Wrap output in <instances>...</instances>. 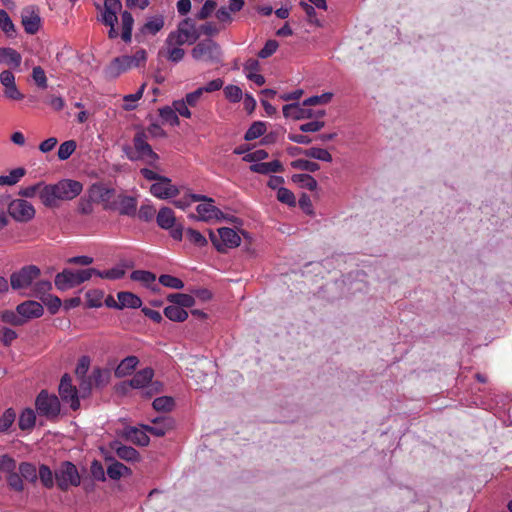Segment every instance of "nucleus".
Instances as JSON below:
<instances>
[{"instance_id": "f257e3e1", "label": "nucleus", "mask_w": 512, "mask_h": 512, "mask_svg": "<svg viewBox=\"0 0 512 512\" xmlns=\"http://www.w3.org/2000/svg\"><path fill=\"white\" fill-rule=\"evenodd\" d=\"M147 61V52L145 49H138L133 55H122L114 58L106 68V73L110 77H118L122 73L132 69L144 66Z\"/></svg>"}, {"instance_id": "f03ea898", "label": "nucleus", "mask_w": 512, "mask_h": 512, "mask_svg": "<svg viewBox=\"0 0 512 512\" xmlns=\"http://www.w3.org/2000/svg\"><path fill=\"white\" fill-rule=\"evenodd\" d=\"M94 272H96L95 268H87L77 271L64 269L55 276V286L62 291L76 287L90 280L94 275Z\"/></svg>"}, {"instance_id": "7ed1b4c3", "label": "nucleus", "mask_w": 512, "mask_h": 512, "mask_svg": "<svg viewBox=\"0 0 512 512\" xmlns=\"http://www.w3.org/2000/svg\"><path fill=\"white\" fill-rule=\"evenodd\" d=\"M133 144L135 153L127 154L130 160H144L148 165H154L158 161L159 156L148 143V136L144 130L138 131L134 135Z\"/></svg>"}, {"instance_id": "20e7f679", "label": "nucleus", "mask_w": 512, "mask_h": 512, "mask_svg": "<svg viewBox=\"0 0 512 512\" xmlns=\"http://www.w3.org/2000/svg\"><path fill=\"white\" fill-rule=\"evenodd\" d=\"M40 276L41 270L38 266L26 265L10 275V286L14 291L31 289Z\"/></svg>"}, {"instance_id": "39448f33", "label": "nucleus", "mask_w": 512, "mask_h": 512, "mask_svg": "<svg viewBox=\"0 0 512 512\" xmlns=\"http://www.w3.org/2000/svg\"><path fill=\"white\" fill-rule=\"evenodd\" d=\"M209 238L218 252L225 253L228 248L238 247L241 238L238 233L229 227H222L214 232L209 231Z\"/></svg>"}, {"instance_id": "423d86ee", "label": "nucleus", "mask_w": 512, "mask_h": 512, "mask_svg": "<svg viewBox=\"0 0 512 512\" xmlns=\"http://www.w3.org/2000/svg\"><path fill=\"white\" fill-rule=\"evenodd\" d=\"M55 481L61 491H67L71 486H79L81 478L76 466L70 461H65L55 471Z\"/></svg>"}, {"instance_id": "0eeeda50", "label": "nucleus", "mask_w": 512, "mask_h": 512, "mask_svg": "<svg viewBox=\"0 0 512 512\" xmlns=\"http://www.w3.org/2000/svg\"><path fill=\"white\" fill-rule=\"evenodd\" d=\"M121 9L122 3L120 0H104L103 11L99 21L109 27V39H116L119 36L116 25L118 23L117 14L121 12Z\"/></svg>"}, {"instance_id": "6e6552de", "label": "nucleus", "mask_w": 512, "mask_h": 512, "mask_svg": "<svg viewBox=\"0 0 512 512\" xmlns=\"http://www.w3.org/2000/svg\"><path fill=\"white\" fill-rule=\"evenodd\" d=\"M154 371L152 368H144L134 374L129 384L135 389H144V394L152 397L154 394L160 392L161 384L159 382H152Z\"/></svg>"}, {"instance_id": "1a4fd4ad", "label": "nucleus", "mask_w": 512, "mask_h": 512, "mask_svg": "<svg viewBox=\"0 0 512 512\" xmlns=\"http://www.w3.org/2000/svg\"><path fill=\"white\" fill-rule=\"evenodd\" d=\"M36 410L39 415L48 419L56 418L60 413V402L56 395L42 390L35 400Z\"/></svg>"}, {"instance_id": "9d476101", "label": "nucleus", "mask_w": 512, "mask_h": 512, "mask_svg": "<svg viewBox=\"0 0 512 512\" xmlns=\"http://www.w3.org/2000/svg\"><path fill=\"white\" fill-rule=\"evenodd\" d=\"M192 57L198 61L218 63L221 59V49L214 41L203 40L192 49Z\"/></svg>"}, {"instance_id": "9b49d317", "label": "nucleus", "mask_w": 512, "mask_h": 512, "mask_svg": "<svg viewBox=\"0 0 512 512\" xmlns=\"http://www.w3.org/2000/svg\"><path fill=\"white\" fill-rule=\"evenodd\" d=\"M90 197L103 205L105 210L117 208L116 191L103 183H94L90 188Z\"/></svg>"}, {"instance_id": "f8f14e48", "label": "nucleus", "mask_w": 512, "mask_h": 512, "mask_svg": "<svg viewBox=\"0 0 512 512\" xmlns=\"http://www.w3.org/2000/svg\"><path fill=\"white\" fill-rule=\"evenodd\" d=\"M10 216L18 222H28L35 216V208L25 199H14L8 205Z\"/></svg>"}, {"instance_id": "ddd939ff", "label": "nucleus", "mask_w": 512, "mask_h": 512, "mask_svg": "<svg viewBox=\"0 0 512 512\" xmlns=\"http://www.w3.org/2000/svg\"><path fill=\"white\" fill-rule=\"evenodd\" d=\"M59 395L63 402L68 403L72 410H77L80 407L78 397V390L72 384V378L69 374H64L59 384Z\"/></svg>"}, {"instance_id": "4468645a", "label": "nucleus", "mask_w": 512, "mask_h": 512, "mask_svg": "<svg viewBox=\"0 0 512 512\" xmlns=\"http://www.w3.org/2000/svg\"><path fill=\"white\" fill-rule=\"evenodd\" d=\"M150 192L159 199H169L177 196L179 189L172 184L171 179L164 176L151 185Z\"/></svg>"}, {"instance_id": "2eb2a0df", "label": "nucleus", "mask_w": 512, "mask_h": 512, "mask_svg": "<svg viewBox=\"0 0 512 512\" xmlns=\"http://www.w3.org/2000/svg\"><path fill=\"white\" fill-rule=\"evenodd\" d=\"M60 200H72L83 190V185L76 180L64 179L56 183Z\"/></svg>"}, {"instance_id": "dca6fc26", "label": "nucleus", "mask_w": 512, "mask_h": 512, "mask_svg": "<svg viewBox=\"0 0 512 512\" xmlns=\"http://www.w3.org/2000/svg\"><path fill=\"white\" fill-rule=\"evenodd\" d=\"M213 203L214 202H206V203H201V204L197 205L196 211L198 213V216H195L194 214H192L190 217L193 219H199V220L205 221V222L211 221L213 219H216V220L224 219L225 218L224 213L219 208L214 206Z\"/></svg>"}, {"instance_id": "f3484780", "label": "nucleus", "mask_w": 512, "mask_h": 512, "mask_svg": "<svg viewBox=\"0 0 512 512\" xmlns=\"http://www.w3.org/2000/svg\"><path fill=\"white\" fill-rule=\"evenodd\" d=\"M17 312L25 319V323L34 318H40L44 314L43 305L34 300H26L17 305Z\"/></svg>"}, {"instance_id": "a211bd4d", "label": "nucleus", "mask_w": 512, "mask_h": 512, "mask_svg": "<svg viewBox=\"0 0 512 512\" xmlns=\"http://www.w3.org/2000/svg\"><path fill=\"white\" fill-rule=\"evenodd\" d=\"M309 106H300L298 103L286 104L283 106V115L285 118L295 120L313 118V110Z\"/></svg>"}, {"instance_id": "6ab92c4d", "label": "nucleus", "mask_w": 512, "mask_h": 512, "mask_svg": "<svg viewBox=\"0 0 512 512\" xmlns=\"http://www.w3.org/2000/svg\"><path fill=\"white\" fill-rule=\"evenodd\" d=\"M110 379V371L107 369H101L99 367L94 368L91 375L88 376V380L86 385L82 391L90 392L92 387H103L105 386Z\"/></svg>"}, {"instance_id": "aec40b11", "label": "nucleus", "mask_w": 512, "mask_h": 512, "mask_svg": "<svg viewBox=\"0 0 512 512\" xmlns=\"http://www.w3.org/2000/svg\"><path fill=\"white\" fill-rule=\"evenodd\" d=\"M111 450L115 451L116 455L127 462H136L140 459L139 452L131 447L123 445L120 441L114 440L109 444Z\"/></svg>"}, {"instance_id": "412c9836", "label": "nucleus", "mask_w": 512, "mask_h": 512, "mask_svg": "<svg viewBox=\"0 0 512 512\" xmlns=\"http://www.w3.org/2000/svg\"><path fill=\"white\" fill-rule=\"evenodd\" d=\"M118 301H115L111 298L113 302V308L123 309V308H139L142 305V300L140 297L135 295L132 292L122 291L117 294Z\"/></svg>"}, {"instance_id": "4be33fe9", "label": "nucleus", "mask_w": 512, "mask_h": 512, "mask_svg": "<svg viewBox=\"0 0 512 512\" xmlns=\"http://www.w3.org/2000/svg\"><path fill=\"white\" fill-rule=\"evenodd\" d=\"M39 198L42 204L49 208H55L59 205V196L56 184H44L40 188Z\"/></svg>"}, {"instance_id": "5701e85b", "label": "nucleus", "mask_w": 512, "mask_h": 512, "mask_svg": "<svg viewBox=\"0 0 512 512\" xmlns=\"http://www.w3.org/2000/svg\"><path fill=\"white\" fill-rule=\"evenodd\" d=\"M21 23L28 34H36L40 28V16L32 9L26 8L21 14Z\"/></svg>"}, {"instance_id": "b1692460", "label": "nucleus", "mask_w": 512, "mask_h": 512, "mask_svg": "<svg viewBox=\"0 0 512 512\" xmlns=\"http://www.w3.org/2000/svg\"><path fill=\"white\" fill-rule=\"evenodd\" d=\"M152 423L153 425L151 426L143 425L142 427L145 431L158 437L164 436L173 427V420L166 416L157 417L152 420Z\"/></svg>"}, {"instance_id": "393cba45", "label": "nucleus", "mask_w": 512, "mask_h": 512, "mask_svg": "<svg viewBox=\"0 0 512 512\" xmlns=\"http://www.w3.org/2000/svg\"><path fill=\"white\" fill-rule=\"evenodd\" d=\"M147 431L140 430L136 427H126L122 433L121 436L124 437L127 441L132 442L135 445L145 447L149 444L150 439L148 435L146 434Z\"/></svg>"}, {"instance_id": "a878e982", "label": "nucleus", "mask_w": 512, "mask_h": 512, "mask_svg": "<svg viewBox=\"0 0 512 512\" xmlns=\"http://www.w3.org/2000/svg\"><path fill=\"white\" fill-rule=\"evenodd\" d=\"M164 27L163 16H156L149 19L136 33L135 38L138 42L142 41V37L147 34L156 35Z\"/></svg>"}, {"instance_id": "bb28decb", "label": "nucleus", "mask_w": 512, "mask_h": 512, "mask_svg": "<svg viewBox=\"0 0 512 512\" xmlns=\"http://www.w3.org/2000/svg\"><path fill=\"white\" fill-rule=\"evenodd\" d=\"M250 170L254 173L268 175L270 173L283 172L284 167L279 160H273L271 162H260L250 165Z\"/></svg>"}, {"instance_id": "cd10ccee", "label": "nucleus", "mask_w": 512, "mask_h": 512, "mask_svg": "<svg viewBox=\"0 0 512 512\" xmlns=\"http://www.w3.org/2000/svg\"><path fill=\"white\" fill-rule=\"evenodd\" d=\"M117 210L121 215L133 216L136 213L137 202L136 199L130 196L118 195L117 196Z\"/></svg>"}, {"instance_id": "c85d7f7f", "label": "nucleus", "mask_w": 512, "mask_h": 512, "mask_svg": "<svg viewBox=\"0 0 512 512\" xmlns=\"http://www.w3.org/2000/svg\"><path fill=\"white\" fill-rule=\"evenodd\" d=\"M22 56L13 48H0V62L4 63L11 68L17 69L20 67Z\"/></svg>"}, {"instance_id": "c756f323", "label": "nucleus", "mask_w": 512, "mask_h": 512, "mask_svg": "<svg viewBox=\"0 0 512 512\" xmlns=\"http://www.w3.org/2000/svg\"><path fill=\"white\" fill-rule=\"evenodd\" d=\"M157 224L160 228L169 230L176 224L174 211L169 207H163L156 216Z\"/></svg>"}, {"instance_id": "7c9ffc66", "label": "nucleus", "mask_w": 512, "mask_h": 512, "mask_svg": "<svg viewBox=\"0 0 512 512\" xmlns=\"http://www.w3.org/2000/svg\"><path fill=\"white\" fill-rule=\"evenodd\" d=\"M134 25V18L129 11L121 12V38L125 43H130L132 40V30Z\"/></svg>"}, {"instance_id": "2f4dec72", "label": "nucleus", "mask_w": 512, "mask_h": 512, "mask_svg": "<svg viewBox=\"0 0 512 512\" xmlns=\"http://www.w3.org/2000/svg\"><path fill=\"white\" fill-rule=\"evenodd\" d=\"M139 360L136 356H128L124 358L115 369V376L117 378L129 375L137 366Z\"/></svg>"}, {"instance_id": "473e14b6", "label": "nucleus", "mask_w": 512, "mask_h": 512, "mask_svg": "<svg viewBox=\"0 0 512 512\" xmlns=\"http://www.w3.org/2000/svg\"><path fill=\"white\" fill-rule=\"evenodd\" d=\"M178 31L190 40V43H194L198 38L199 34L196 31V25L191 18L182 20L177 27Z\"/></svg>"}, {"instance_id": "72a5a7b5", "label": "nucleus", "mask_w": 512, "mask_h": 512, "mask_svg": "<svg viewBox=\"0 0 512 512\" xmlns=\"http://www.w3.org/2000/svg\"><path fill=\"white\" fill-rule=\"evenodd\" d=\"M90 367V358L88 356H82L77 363L75 374L80 379L79 388L82 390L86 385L88 377L86 376Z\"/></svg>"}, {"instance_id": "f704fd0d", "label": "nucleus", "mask_w": 512, "mask_h": 512, "mask_svg": "<svg viewBox=\"0 0 512 512\" xmlns=\"http://www.w3.org/2000/svg\"><path fill=\"white\" fill-rule=\"evenodd\" d=\"M52 289V284L48 280L38 278L35 280L31 290V296L42 300L44 297L50 295L49 291Z\"/></svg>"}, {"instance_id": "c9c22d12", "label": "nucleus", "mask_w": 512, "mask_h": 512, "mask_svg": "<svg viewBox=\"0 0 512 512\" xmlns=\"http://www.w3.org/2000/svg\"><path fill=\"white\" fill-rule=\"evenodd\" d=\"M167 300L170 303L175 304L176 306H179L183 309L190 308V307L194 306V304H195L194 297L189 294H184V293L169 294L167 296Z\"/></svg>"}, {"instance_id": "e433bc0d", "label": "nucleus", "mask_w": 512, "mask_h": 512, "mask_svg": "<svg viewBox=\"0 0 512 512\" xmlns=\"http://www.w3.org/2000/svg\"><path fill=\"white\" fill-rule=\"evenodd\" d=\"M36 423V415L33 409L26 408L22 411L19 416L18 425L23 431L31 430L34 428Z\"/></svg>"}, {"instance_id": "4c0bfd02", "label": "nucleus", "mask_w": 512, "mask_h": 512, "mask_svg": "<svg viewBox=\"0 0 512 512\" xmlns=\"http://www.w3.org/2000/svg\"><path fill=\"white\" fill-rule=\"evenodd\" d=\"M131 469L121 462L113 461L107 468V475L113 480H118L126 474H130Z\"/></svg>"}, {"instance_id": "58836bf2", "label": "nucleus", "mask_w": 512, "mask_h": 512, "mask_svg": "<svg viewBox=\"0 0 512 512\" xmlns=\"http://www.w3.org/2000/svg\"><path fill=\"white\" fill-rule=\"evenodd\" d=\"M19 473L22 479L30 483H35L38 479L36 466L29 462H21L19 465Z\"/></svg>"}, {"instance_id": "ea45409f", "label": "nucleus", "mask_w": 512, "mask_h": 512, "mask_svg": "<svg viewBox=\"0 0 512 512\" xmlns=\"http://www.w3.org/2000/svg\"><path fill=\"white\" fill-rule=\"evenodd\" d=\"M164 315L171 321L183 322L188 318V313L175 304L169 305L164 309Z\"/></svg>"}, {"instance_id": "a19ab883", "label": "nucleus", "mask_w": 512, "mask_h": 512, "mask_svg": "<svg viewBox=\"0 0 512 512\" xmlns=\"http://www.w3.org/2000/svg\"><path fill=\"white\" fill-rule=\"evenodd\" d=\"M26 174V170L22 167L15 168L10 171L9 175L0 176L1 186H12L20 181V179Z\"/></svg>"}, {"instance_id": "79ce46f5", "label": "nucleus", "mask_w": 512, "mask_h": 512, "mask_svg": "<svg viewBox=\"0 0 512 512\" xmlns=\"http://www.w3.org/2000/svg\"><path fill=\"white\" fill-rule=\"evenodd\" d=\"M38 478L40 479L41 484L47 488L51 489L54 486L55 473L53 474L52 470L45 464H41L38 470Z\"/></svg>"}, {"instance_id": "37998d69", "label": "nucleus", "mask_w": 512, "mask_h": 512, "mask_svg": "<svg viewBox=\"0 0 512 512\" xmlns=\"http://www.w3.org/2000/svg\"><path fill=\"white\" fill-rule=\"evenodd\" d=\"M303 155L309 158L317 159L324 162H332V155L323 148L311 147L303 151Z\"/></svg>"}, {"instance_id": "c03bdc74", "label": "nucleus", "mask_w": 512, "mask_h": 512, "mask_svg": "<svg viewBox=\"0 0 512 512\" xmlns=\"http://www.w3.org/2000/svg\"><path fill=\"white\" fill-rule=\"evenodd\" d=\"M0 319L2 322L13 326H22L25 324V319L18 314L17 310H5L1 312Z\"/></svg>"}, {"instance_id": "a18cd8bd", "label": "nucleus", "mask_w": 512, "mask_h": 512, "mask_svg": "<svg viewBox=\"0 0 512 512\" xmlns=\"http://www.w3.org/2000/svg\"><path fill=\"white\" fill-rule=\"evenodd\" d=\"M266 132V125L264 122L256 121L254 122L249 129L246 131L244 135V139L246 141H252L260 136H262Z\"/></svg>"}, {"instance_id": "49530a36", "label": "nucleus", "mask_w": 512, "mask_h": 512, "mask_svg": "<svg viewBox=\"0 0 512 512\" xmlns=\"http://www.w3.org/2000/svg\"><path fill=\"white\" fill-rule=\"evenodd\" d=\"M291 179L294 183H298L301 187L310 191L317 188V181L309 174H294Z\"/></svg>"}, {"instance_id": "de8ad7c7", "label": "nucleus", "mask_w": 512, "mask_h": 512, "mask_svg": "<svg viewBox=\"0 0 512 512\" xmlns=\"http://www.w3.org/2000/svg\"><path fill=\"white\" fill-rule=\"evenodd\" d=\"M94 275L108 280H118L124 277L125 275V269L121 266L113 267L109 270L100 271L96 269V272H94Z\"/></svg>"}, {"instance_id": "09e8293b", "label": "nucleus", "mask_w": 512, "mask_h": 512, "mask_svg": "<svg viewBox=\"0 0 512 512\" xmlns=\"http://www.w3.org/2000/svg\"><path fill=\"white\" fill-rule=\"evenodd\" d=\"M130 278L133 281L141 282V283L145 284L146 286H150L156 280V276L154 273H152L150 271H145V270L133 271L130 275Z\"/></svg>"}, {"instance_id": "8fccbe9b", "label": "nucleus", "mask_w": 512, "mask_h": 512, "mask_svg": "<svg viewBox=\"0 0 512 512\" xmlns=\"http://www.w3.org/2000/svg\"><path fill=\"white\" fill-rule=\"evenodd\" d=\"M0 29L8 37H12L15 34V32H16L15 26H14L10 16L3 9H0Z\"/></svg>"}, {"instance_id": "3c124183", "label": "nucleus", "mask_w": 512, "mask_h": 512, "mask_svg": "<svg viewBox=\"0 0 512 512\" xmlns=\"http://www.w3.org/2000/svg\"><path fill=\"white\" fill-rule=\"evenodd\" d=\"M77 143L75 140H67L63 142L58 149L57 156L59 160H67L76 150Z\"/></svg>"}, {"instance_id": "603ef678", "label": "nucleus", "mask_w": 512, "mask_h": 512, "mask_svg": "<svg viewBox=\"0 0 512 512\" xmlns=\"http://www.w3.org/2000/svg\"><path fill=\"white\" fill-rule=\"evenodd\" d=\"M16 419V413L13 408H8L0 417V433H5L9 430Z\"/></svg>"}, {"instance_id": "864d4df0", "label": "nucleus", "mask_w": 512, "mask_h": 512, "mask_svg": "<svg viewBox=\"0 0 512 512\" xmlns=\"http://www.w3.org/2000/svg\"><path fill=\"white\" fill-rule=\"evenodd\" d=\"M291 167L298 170L308 171V172H316L320 169V165L316 162L305 160V159H296L291 162Z\"/></svg>"}, {"instance_id": "5fc2aeb1", "label": "nucleus", "mask_w": 512, "mask_h": 512, "mask_svg": "<svg viewBox=\"0 0 512 512\" xmlns=\"http://www.w3.org/2000/svg\"><path fill=\"white\" fill-rule=\"evenodd\" d=\"M103 292L101 290H89L86 292V303L89 308H98L102 305Z\"/></svg>"}, {"instance_id": "6e6d98bb", "label": "nucleus", "mask_w": 512, "mask_h": 512, "mask_svg": "<svg viewBox=\"0 0 512 512\" xmlns=\"http://www.w3.org/2000/svg\"><path fill=\"white\" fill-rule=\"evenodd\" d=\"M186 238L190 243L194 244L197 247H204L207 245V239L197 230L188 228L186 229Z\"/></svg>"}, {"instance_id": "4d7b16f0", "label": "nucleus", "mask_w": 512, "mask_h": 512, "mask_svg": "<svg viewBox=\"0 0 512 512\" xmlns=\"http://www.w3.org/2000/svg\"><path fill=\"white\" fill-rule=\"evenodd\" d=\"M160 117L170 125H178L179 118L174 107L165 106L159 110Z\"/></svg>"}, {"instance_id": "13d9d810", "label": "nucleus", "mask_w": 512, "mask_h": 512, "mask_svg": "<svg viewBox=\"0 0 512 512\" xmlns=\"http://www.w3.org/2000/svg\"><path fill=\"white\" fill-rule=\"evenodd\" d=\"M6 480L9 487L14 491L22 492L24 490L23 479L20 473L15 472V470L7 473Z\"/></svg>"}, {"instance_id": "bf43d9fd", "label": "nucleus", "mask_w": 512, "mask_h": 512, "mask_svg": "<svg viewBox=\"0 0 512 512\" xmlns=\"http://www.w3.org/2000/svg\"><path fill=\"white\" fill-rule=\"evenodd\" d=\"M159 283L172 289H182L184 287V283L181 279L169 274L161 275L159 277Z\"/></svg>"}, {"instance_id": "052dcab7", "label": "nucleus", "mask_w": 512, "mask_h": 512, "mask_svg": "<svg viewBox=\"0 0 512 512\" xmlns=\"http://www.w3.org/2000/svg\"><path fill=\"white\" fill-rule=\"evenodd\" d=\"M152 405H153V408L157 411L168 412V411L172 410V408L174 406V400L171 397L162 396V397H158V398L154 399Z\"/></svg>"}, {"instance_id": "680f3d73", "label": "nucleus", "mask_w": 512, "mask_h": 512, "mask_svg": "<svg viewBox=\"0 0 512 512\" xmlns=\"http://www.w3.org/2000/svg\"><path fill=\"white\" fill-rule=\"evenodd\" d=\"M41 302L47 307L48 311L52 315L59 311L62 304L61 299L58 296L51 294L44 297Z\"/></svg>"}, {"instance_id": "e2e57ef3", "label": "nucleus", "mask_w": 512, "mask_h": 512, "mask_svg": "<svg viewBox=\"0 0 512 512\" xmlns=\"http://www.w3.org/2000/svg\"><path fill=\"white\" fill-rule=\"evenodd\" d=\"M277 200L288 206L294 207L296 205V198L294 193L285 187L278 189Z\"/></svg>"}, {"instance_id": "0e129e2a", "label": "nucleus", "mask_w": 512, "mask_h": 512, "mask_svg": "<svg viewBox=\"0 0 512 512\" xmlns=\"http://www.w3.org/2000/svg\"><path fill=\"white\" fill-rule=\"evenodd\" d=\"M217 7V2L215 0H206L201 7V9L196 14L197 19L199 20H205L207 19L213 11Z\"/></svg>"}, {"instance_id": "69168bd1", "label": "nucleus", "mask_w": 512, "mask_h": 512, "mask_svg": "<svg viewBox=\"0 0 512 512\" xmlns=\"http://www.w3.org/2000/svg\"><path fill=\"white\" fill-rule=\"evenodd\" d=\"M165 42H166L167 46H174V45L181 46V45L185 44L186 42L190 43V40L187 37L183 36L181 34V32L178 31V29H177L176 31H172L169 33Z\"/></svg>"}, {"instance_id": "338daca9", "label": "nucleus", "mask_w": 512, "mask_h": 512, "mask_svg": "<svg viewBox=\"0 0 512 512\" xmlns=\"http://www.w3.org/2000/svg\"><path fill=\"white\" fill-rule=\"evenodd\" d=\"M225 97L233 103L239 102L242 98V90L236 85H228L224 88Z\"/></svg>"}, {"instance_id": "774afa93", "label": "nucleus", "mask_w": 512, "mask_h": 512, "mask_svg": "<svg viewBox=\"0 0 512 512\" xmlns=\"http://www.w3.org/2000/svg\"><path fill=\"white\" fill-rule=\"evenodd\" d=\"M32 78L38 87L45 89L47 88V77L44 69L41 66H35L32 70Z\"/></svg>"}]
</instances>
